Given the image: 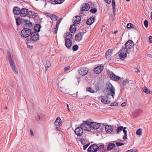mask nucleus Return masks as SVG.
<instances>
[{"label":"nucleus","mask_w":152,"mask_h":152,"mask_svg":"<svg viewBox=\"0 0 152 152\" xmlns=\"http://www.w3.org/2000/svg\"><path fill=\"white\" fill-rule=\"evenodd\" d=\"M134 45L133 41L129 40L125 44V47H123L119 50V56L121 60H124L127 56V50L131 49Z\"/></svg>","instance_id":"1"},{"label":"nucleus","mask_w":152,"mask_h":152,"mask_svg":"<svg viewBox=\"0 0 152 152\" xmlns=\"http://www.w3.org/2000/svg\"><path fill=\"white\" fill-rule=\"evenodd\" d=\"M79 125L85 130L90 131L91 129V122L88 121H83V123Z\"/></svg>","instance_id":"2"},{"label":"nucleus","mask_w":152,"mask_h":152,"mask_svg":"<svg viewBox=\"0 0 152 152\" xmlns=\"http://www.w3.org/2000/svg\"><path fill=\"white\" fill-rule=\"evenodd\" d=\"M31 33V30L28 28H24L21 32V36L23 38H27L29 37Z\"/></svg>","instance_id":"3"},{"label":"nucleus","mask_w":152,"mask_h":152,"mask_svg":"<svg viewBox=\"0 0 152 152\" xmlns=\"http://www.w3.org/2000/svg\"><path fill=\"white\" fill-rule=\"evenodd\" d=\"M99 150V147L96 145L93 144L89 147L87 149L88 152H97Z\"/></svg>","instance_id":"4"},{"label":"nucleus","mask_w":152,"mask_h":152,"mask_svg":"<svg viewBox=\"0 0 152 152\" xmlns=\"http://www.w3.org/2000/svg\"><path fill=\"white\" fill-rule=\"evenodd\" d=\"M9 60V61L10 66L13 70L14 73L15 74L17 75L18 73V72L17 69L16 68L15 65L14 63V61L12 59H10Z\"/></svg>","instance_id":"5"},{"label":"nucleus","mask_w":152,"mask_h":152,"mask_svg":"<svg viewBox=\"0 0 152 152\" xmlns=\"http://www.w3.org/2000/svg\"><path fill=\"white\" fill-rule=\"evenodd\" d=\"M89 71L88 68L83 67L81 68L78 71V73L80 75L84 76L86 75Z\"/></svg>","instance_id":"6"},{"label":"nucleus","mask_w":152,"mask_h":152,"mask_svg":"<svg viewBox=\"0 0 152 152\" xmlns=\"http://www.w3.org/2000/svg\"><path fill=\"white\" fill-rule=\"evenodd\" d=\"M30 37L31 40L36 41L39 39V35L37 33L34 32L31 34Z\"/></svg>","instance_id":"7"},{"label":"nucleus","mask_w":152,"mask_h":152,"mask_svg":"<svg viewBox=\"0 0 152 152\" xmlns=\"http://www.w3.org/2000/svg\"><path fill=\"white\" fill-rule=\"evenodd\" d=\"M83 129L82 127H78L75 129V134L78 136H80L83 134Z\"/></svg>","instance_id":"8"},{"label":"nucleus","mask_w":152,"mask_h":152,"mask_svg":"<svg viewBox=\"0 0 152 152\" xmlns=\"http://www.w3.org/2000/svg\"><path fill=\"white\" fill-rule=\"evenodd\" d=\"M61 123V121L60 118H57L55 122V124L56 126V129L57 131L60 130V126Z\"/></svg>","instance_id":"9"},{"label":"nucleus","mask_w":152,"mask_h":152,"mask_svg":"<svg viewBox=\"0 0 152 152\" xmlns=\"http://www.w3.org/2000/svg\"><path fill=\"white\" fill-rule=\"evenodd\" d=\"M110 85L111 86V88H110V92L107 93L106 96L108 97V96L111 95L112 96V98L114 99V95L115 94V89L111 84H110Z\"/></svg>","instance_id":"10"},{"label":"nucleus","mask_w":152,"mask_h":152,"mask_svg":"<svg viewBox=\"0 0 152 152\" xmlns=\"http://www.w3.org/2000/svg\"><path fill=\"white\" fill-rule=\"evenodd\" d=\"M103 69V66H97L94 69V72L97 74L100 73Z\"/></svg>","instance_id":"11"},{"label":"nucleus","mask_w":152,"mask_h":152,"mask_svg":"<svg viewBox=\"0 0 152 152\" xmlns=\"http://www.w3.org/2000/svg\"><path fill=\"white\" fill-rule=\"evenodd\" d=\"M28 12V10L27 9L23 8L20 10V16L22 17H26Z\"/></svg>","instance_id":"12"},{"label":"nucleus","mask_w":152,"mask_h":152,"mask_svg":"<svg viewBox=\"0 0 152 152\" xmlns=\"http://www.w3.org/2000/svg\"><path fill=\"white\" fill-rule=\"evenodd\" d=\"M91 128H92L94 129H98L100 126V124L99 123L94 122H91Z\"/></svg>","instance_id":"13"},{"label":"nucleus","mask_w":152,"mask_h":152,"mask_svg":"<svg viewBox=\"0 0 152 152\" xmlns=\"http://www.w3.org/2000/svg\"><path fill=\"white\" fill-rule=\"evenodd\" d=\"M113 50L112 49H108L105 53V56L107 59L110 60L112 55Z\"/></svg>","instance_id":"14"},{"label":"nucleus","mask_w":152,"mask_h":152,"mask_svg":"<svg viewBox=\"0 0 152 152\" xmlns=\"http://www.w3.org/2000/svg\"><path fill=\"white\" fill-rule=\"evenodd\" d=\"M83 34L82 33L80 32L77 34L75 36V39L76 41H81L83 38Z\"/></svg>","instance_id":"15"},{"label":"nucleus","mask_w":152,"mask_h":152,"mask_svg":"<svg viewBox=\"0 0 152 152\" xmlns=\"http://www.w3.org/2000/svg\"><path fill=\"white\" fill-rule=\"evenodd\" d=\"M101 102L104 104H107L110 102V100L107 96H104L102 97Z\"/></svg>","instance_id":"16"},{"label":"nucleus","mask_w":152,"mask_h":152,"mask_svg":"<svg viewBox=\"0 0 152 152\" xmlns=\"http://www.w3.org/2000/svg\"><path fill=\"white\" fill-rule=\"evenodd\" d=\"M66 41L65 43V46L67 48H70L72 45V41L71 39H65Z\"/></svg>","instance_id":"17"},{"label":"nucleus","mask_w":152,"mask_h":152,"mask_svg":"<svg viewBox=\"0 0 152 152\" xmlns=\"http://www.w3.org/2000/svg\"><path fill=\"white\" fill-rule=\"evenodd\" d=\"M95 18L94 16H92L88 19L86 21V23L89 25H91L94 22Z\"/></svg>","instance_id":"18"},{"label":"nucleus","mask_w":152,"mask_h":152,"mask_svg":"<svg viewBox=\"0 0 152 152\" xmlns=\"http://www.w3.org/2000/svg\"><path fill=\"white\" fill-rule=\"evenodd\" d=\"M21 10L18 7H15L13 9V12L15 15H18L20 14Z\"/></svg>","instance_id":"19"},{"label":"nucleus","mask_w":152,"mask_h":152,"mask_svg":"<svg viewBox=\"0 0 152 152\" xmlns=\"http://www.w3.org/2000/svg\"><path fill=\"white\" fill-rule=\"evenodd\" d=\"M43 63L45 67L46 70L50 66L51 64L50 62L48 60H45L44 61Z\"/></svg>","instance_id":"20"},{"label":"nucleus","mask_w":152,"mask_h":152,"mask_svg":"<svg viewBox=\"0 0 152 152\" xmlns=\"http://www.w3.org/2000/svg\"><path fill=\"white\" fill-rule=\"evenodd\" d=\"M90 8V6L88 4L86 3L83 5L81 10L82 11H87Z\"/></svg>","instance_id":"21"},{"label":"nucleus","mask_w":152,"mask_h":152,"mask_svg":"<svg viewBox=\"0 0 152 152\" xmlns=\"http://www.w3.org/2000/svg\"><path fill=\"white\" fill-rule=\"evenodd\" d=\"M110 78L113 80L121 82L122 81V78H120V77H110Z\"/></svg>","instance_id":"22"},{"label":"nucleus","mask_w":152,"mask_h":152,"mask_svg":"<svg viewBox=\"0 0 152 152\" xmlns=\"http://www.w3.org/2000/svg\"><path fill=\"white\" fill-rule=\"evenodd\" d=\"M106 131L109 133H111L113 131L112 126H106L105 127Z\"/></svg>","instance_id":"23"},{"label":"nucleus","mask_w":152,"mask_h":152,"mask_svg":"<svg viewBox=\"0 0 152 152\" xmlns=\"http://www.w3.org/2000/svg\"><path fill=\"white\" fill-rule=\"evenodd\" d=\"M115 146V145L113 143H110L108 145L107 149L108 151H110L113 149Z\"/></svg>","instance_id":"24"},{"label":"nucleus","mask_w":152,"mask_h":152,"mask_svg":"<svg viewBox=\"0 0 152 152\" xmlns=\"http://www.w3.org/2000/svg\"><path fill=\"white\" fill-rule=\"evenodd\" d=\"M143 91L147 94H152V91L150 90L146 87L144 86L142 88Z\"/></svg>","instance_id":"25"},{"label":"nucleus","mask_w":152,"mask_h":152,"mask_svg":"<svg viewBox=\"0 0 152 152\" xmlns=\"http://www.w3.org/2000/svg\"><path fill=\"white\" fill-rule=\"evenodd\" d=\"M76 25L75 24H73L70 27L69 30L71 33H73L76 31Z\"/></svg>","instance_id":"26"},{"label":"nucleus","mask_w":152,"mask_h":152,"mask_svg":"<svg viewBox=\"0 0 152 152\" xmlns=\"http://www.w3.org/2000/svg\"><path fill=\"white\" fill-rule=\"evenodd\" d=\"M24 19H23L20 18H16V23L17 26H19L20 23H22L24 21Z\"/></svg>","instance_id":"27"},{"label":"nucleus","mask_w":152,"mask_h":152,"mask_svg":"<svg viewBox=\"0 0 152 152\" xmlns=\"http://www.w3.org/2000/svg\"><path fill=\"white\" fill-rule=\"evenodd\" d=\"M75 19H74V23L76 24L79 23L81 20V17L80 16H76L75 18Z\"/></svg>","instance_id":"28"},{"label":"nucleus","mask_w":152,"mask_h":152,"mask_svg":"<svg viewBox=\"0 0 152 152\" xmlns=\"http://www.w3.org/2000/svg\"><path fill=\"white\" fill-rule=\"evenodd\" d=\"M65 39H70V38L72 37V35L69 32L66 33L65 34Z\"/></svg>","instance_id":"29"},{"label":"nucleus","mask_w":152,"mask_h":152,"mask_svg":"<svg viewBox=\"0 0 152 152\" xmlns=\"http://www.w3.org/2000/svg\"><path fill=\"white\" fill-rule=\"evenodd\" d=\"M41 28L40 25L39 24H36L34 27V30L37 32H39Z\"/></svg>","instance_id":"30"},{"label":"nucleus","mask_w":152,"mask_h":152,"mask_svg":"<svg viewBox=\"0 0 152 152\" xmlns=\"http://www.w3.org/2000/svg\"><path fill=\"white\" fill-rule=\"evenodd\" d=\"M23 22L24 23H25V25H28L29 27L31 26H32V23L30 21L28 20H24Z\"/></svg>","instance_id":"31"},{"label":"nucleus","mask_w":152,"mask_h":152,"mask_svg":"<svg viewBox=\"0 0 152 152\" xmlns=\"http://www.w3.org/2000/svg\"><path fill=\"white\" fill-rule=\"evenodd\" d=\"M126 129V127H124L123 130V131L124 133V136L123 137V139L124 140L126 139L127 138V131L125 130V129Z\"/></svg>","instance_id":"32"},{"label":"nucleus","mask_w":152,"mask_h":152,"mask_svg":"<svg viewBox=\"0 0 152 152\" xmlns=\"http://www.w3.org/2000/svg\"><path fill=\"white\" fill-rule=\"evenodd\" d=\"M104 144L99 145V148L101 151L104 152L106 151V150L104 149Z\"/></svg>","instance_id":"33"},{"label":"nucleus","mask_w":152,"mask_h":152,"mask_svg":"<svg viewBox=\"0 0 152 152\" xmlns=\"http://www.w3.org/2000/svg\"><path fill=\"white\" fill-rule=\"evenodd\" d=\"M34 15V13L33 12H32L31 11H28V12L27 14V15L28 17L30 18V17L33 16Z\"/></svg>","instance_id":"34"},{"label":"nucleus","mask_w":152,"mask_h":152,"mask_svg":"<svg viewBox=\"0 0 152 152\" xmlns=\"http://www.w3.org/2000/svg\"><path fill=\"white\" fill-rule=\"evenodd\" d=\"M126 27L128 29L131 28H134V26L132 24L130 23L127 24Z\"/></svg>","instance_id":"35"},{"label":"nucleus","mask_w":152,"mask_h":152,"mask_svg":"<svg viewBox=\"0 0 152 152\" xmlns=\"http://www.w3.org/2000/svg\"><path fill=\"white\" fill-rule=\"evenodd\" d=\"M64 0H56L55 3L56 4H60L63 2Z\"/></svg>","instance_id":"36"},{"label":"nucleus","mask_w":152,"mask_h":152,"mask_svg":"<svg viewBox=\"0 0 152 152\" xmlns=\"http://www.w3.org/2000/svg\"><path fill=\"white\" fill-rule=\"evenodd\" d=\"M142 129H141L140 128L137 131L136 134L137 135L140 136L142 135Z\"/></svg>","instance_id":"37"},{"label":"nucleus","mask_w":152,"mask_h":152,"mask_svg":"<svg viewBox=\"0 0 152 152\" xmlns=\"http://www.w3.org/2000/svg\"><path fill=\"white\" fill-rule=\"evenodd\" d=\"M50 17L52 20H56L58 18L55 15H51Z\"/></svg>","instance_id":"38"},{"label":"nucleus","mask_w":152,"mask_h":152,"mask_svg":"<svg viewBox=\"0 0 152 152\" xmlns=\"http://www.w3.org/2000/svg\"><path fill=\"white\" fill-rule=\"evenodd\" d=\"M62 20V18H60L58 20V22L56 24V29H58V27H59V25L60 23V22Z\"/></svg>","instance_id":"39"},{"label":"nucleus","mask_w":152,"mask_h":152,"mask_svg":"<svg viewBox=\"0 0 152 152\" xmlns=\"http://www.w3.org/2000/svg\"><path fill=\"white\" fill-rule=\"evenodd\" d=\"M123 128L124 127L122 126L118 127L117 129V134H118L120 131H121L123 129Z\"/></svg>","instance_id":"40"},{"label":"nucleus","mask_w":152,"mask_h":152,"mask_svg":"<svg viewBox=\"0 0 152 152\" xmlns=\"http://www.w3.org/2000/svg\"><path fill=\"white\" fill-rule=\"evenodd\" d=\"M86 90L89 92L92 93H93L94 92V90L90 87L87 88Z\"/></svg>","instance_id":"41"},{"label":"nucleus","mask_w":152,"mask_h":152,"mask_svg":"<svg viewBox=\"0 0 152 152\" xmlns=\"http://www.w3.org/2000/svg\"><path fill=\"white\" fill-rule=\"evenodd\" d=\"M122 78V80H121L122 81H121V82H122V84H123V85H124V86L125 85H126V84L128 83L129 82L127 79H126V80H124L123 81V80H122V78Z\"/></svg>","instance_id":"42"},{"label":"nucleus","mask_w":152,"mask_h":152,"mask_svg":"<svg viewBox=\"0 0 152 152\" xmlns=\"http://www.w3.org/2000/svg\"><path fill=\"white\" fill-rule=\"evenodd\" d=\"M80 142L83 145L86 144V143L87 142V140L84 139H81L80 140Z\"/></svg>","instance_id":"43"},{"label":"nucleus","mask_w":152,"mask_h":152,"mask_svg":"<svg viewBox=\"0 0 152 152\" xmlns=\"http://www.w3.org/2000/svg\"><path fill=\"white\" fill-rule=\"evenodd\" d=\"M107 74L108 76H116L111 71H108L107 72Z\"/></svg>","instance_id":"44"},{"label":"nucleus","mask_w":152,"mask_h":152,"mask_svg":"<svg viewBox=\"0 0 152 152\" xmlns=\"http://www.w3.org/2000/svg\"><path fill=\"white\" fill-rule=\"evenodd\" d=\"M78 47L77 45H75L72 47V50L74 51H76L78 49Z\"/></svg>","instance_id":"45"},{"label":"nucleus","mask_w":152,"mask_h":152,"mask_svg":"<svg viewBox=\"0 0 152 152\" xmlns=\"http://www.w3.org/2000/svg\"><path fill=\"white\" fill-rule=\"evenodd\" d=\"M26 43L27 45V47H28V48H30V49L32 48L33 47L32 46L30 45H29V43L28 42V40H26Z\"/></svg>","instance_id":"46"},{"label":"nucleus","mask_w":152,"mask_h":152,"mask_svg":"<svg viewBox=\"0 0 152 152\" xmlns=\"http://www.w3.org/2000/svg\"><path fill=\"white\" fill-rule=\"evenodd\" d=\"M144 24L146 28H147L148 26V22L147 20H145L144 22Z\"/></svg>","instance_id":"47"},{"label":"nucleus","mask_w":152,"mask_h":152,"mask_svg":"<svg viewBox=\"0 0 152 152\" xmlns=\"http://www.w3.org/2000/svg\"><path fill=\"white\" fill-rule=\"evenodd\" d=\"M80 77H77L75 79V81H77V83H75V84L76 85H78L79 84V82H80Z\"/></svg>","instance_id":"48"},{"label":"nucleus","mask_w":152,"mask_h":152,"mask_svg":"<svg viewBox=\"0 0 152 152\" xmlns=\"http://www.w3.org/2000/svg\"><path fill=\"white\" fill-rule=\"evenodd\" d=\"M115 144L117 146H121L124 145V143L120 142H116Z\"/></svg>","instance_id":"49"},{"label":"nucleus","mask_w":152,"mask_h":152,"mask_svg":"<svg viewBox=\"0 0 152 152\" xmlns=\"http://www.w3.org/2000/svg\"><path fill=\"white\" fill-rule=\"evenodd\" d=\"M90 12L93 13H96L97 11V10L96 8H92L90 10Z\"/></svg>","instance_id":"50"},{"label":"nucleus","mask_w":152,"mask_h":152,"mask_svg":"<svg viewBox=\"0 0 152 152\" xmlns=\"http://www.w3.org/2000/svg\"><path fill=\"white\" fill-rule=\"evenodd\" d=\"M7 55L8 56V60L12 59L11 56V53L8 50H7Z\"/></svg>","instance_id":"51"},{"label":"nucleus","mask_w":152,"mask_h":152,"mask_svg":"<svg viewBox=\"0 0 152 152\" xmlns=\"http://www.w3.org/2000/svg\"><path fill=\"white\" fill-rule=\"evenodd\" d=\"M118 104V103L117 102H115L113 103H112L110 105V106H117Z\"/></svg>","instance_id":"52"},{"label":"nucleus","mask_w":152,"mask_h":152,"mask_svg":"<svg viewBox=\"0 0 152 152\" xmlns=\"http://www.w3.org/2000/svg\"><path fill=\"white\" fill-rule=\"evenodd\" d=\"M113 7V13L114 15V16H115V12H116L115 7Z\"/></svg>","instance_id":"53"},{"label":"nucleus","mask_w":152,"mask_h":152,"mask_svg":"<svg viewBox=\"0 0 152 152\" xmlns=\"http://www.w3.org/2000/svg\"><path fill=\"white\" fill-rule=\"evenodd\" d=\"M112 7H115V0H112Z\"/></svg>","instance_id":"54"},{"label":"nucleus","mask_w":152,"mask_h":152,"mask_svg":"<svg viewBox=\"0 0 152 152\" xmlns=\"http://www.w3.org/2000/svg\"><path fill=\"white\" fill-rule=\"evenodd\" d=\"M105 2L108 4H110V3L111 0H104Z\"/></svg>","instance_id":"55"},{"label":"nucleus","mask_w":152,"mask_h":152,"mask_svg":"<svg viewBox=\"0 0 152 152\" xmlns=\"http://www.w3.org/2000/svg\"><path fill=\"white\" fill-rule=\"evenodd\" d=\"M149 42L151 43H152V36H150L149 37Z\"/></svg>","instance_id":"56"},{"label":"nucleus","mask_w":152,"mask_h":152,"mask_svg":"<svg viewBox=\"0 0 152 152\" xmlns=\"http://www.w3.org/2000/svg\"><path fill=\"white\" fill-rule=\"evenodd\" d=\"M69 68L70 67L69 66L65 67L64 69V71H66L69 70Z\"/></svg>","instance_id":"57"},{"label":"nucleus","mask_w":152,"mask_h":152,"mask_svg":"<svg viewBox=\"0 0 152 152\" xmlns=\"http://www.w3.org/2000/svg\"><path fill=\"white\" fill-rule=\"evenodd\" d=\"M30 134L31 136H33L34 135L33 132L32 131V130L31 129H30Z\"/></svg>","instance_id":"58"},{"label":"nucleus","mask_w":152,"mask_h":152,"mask_svg":"<svg viewBox=\"0 0 152 152\" xmlns=\"http://www.w3.org/2000/svg\"><path fill=\"white\" fill-rule=\"evenodd\" d=\"M126 105V103L125 102H124L121 104V105L122 107H125Z\"/></svg>","instance_id":"59"},{"label":"nucleus","mask_w":152,"mask_h":152,"mask_svg":"<svg viewBox=\"0 0 152 152\" xmlns=\"http://www.w3.org/2000/svg\"><path fill=\"white\" fill-rule=\"evenodd\" d=\"M55 1L56 0H50V2L52 4H54V3L55 2Z\"/></svg>","instance_id":"60"},{"label":"nucleus","mask_w":152,"mask_h":152,"mask_svg":"<svg viewBox=\"0 0 152 152\" xmlns=\"http://www.w3.org/2000/svg\"><path fill=\"white\" fill-rule=\"evenodd\" d=\"M83 150H86V148L88 147L86 145H83Z\"/></svg>","instance_id":"61"},{"label":"nucleus","mask_w":152,"mask_h":152,"mask_svg":"<svg viewBox=\"0 0 152 152\" xmlns=\"http://www.w3.org/2000/svg\"><path fill=\"white\" fill-rule=\"evenodd\" d=\"M59 89L61 92H63V89L62 87H59Z\"/></svg>","instance_id":"62"},{"label":"nucleus","mask_w":152,"mask_h":152,"mask_svg":"<svg viewBox=\"0 0 152 152\" xmlns=\"http://www.w3.org/2000/svg\"><path fill=\"white\" fill-rule=\"evenodd\" d=\"M124 87L122 86L121 87V92L123 91V90H124Z\"/></svg>","instance_id":"63"},{"label":"nucleus","mask_w":152,"mask_h":152,"mask_svg":"<svg viewBox=\"0 0 152 152\" xmlns=\"http://www.w3.org/2000/svg\"><path fill=\"white\" fill-rule=\"evenodd\" d=\"M126 152H133V150L132 149H130L126 151Z\"/></svg>","instance_id":"64"}]
</instances>
